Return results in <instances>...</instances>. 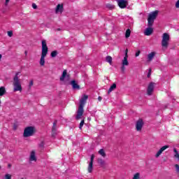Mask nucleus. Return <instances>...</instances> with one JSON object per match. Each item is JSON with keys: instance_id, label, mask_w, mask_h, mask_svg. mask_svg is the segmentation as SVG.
Masks as SVG:
<instances>
[{"instance_id": "nucleus-21", "label": "nucleus", "mask_w": 179, "mask_h": 179, "mask_svg": "<svg viewBox=\"0 0 179 179\" xmlns=\"http://www.w3.org/2000/svg\"><path fill=\"white\" fill-rule=\"evenodd\" d=\"M6 93V90H5V87H0V96H3Z\"/></svg>"}, {"instance_id": "nucleus-15", "label": "nucleus", "mask_w": 179, "mask_h": 179, "mask_svg": "<svg viewBox=\"0 0 179 179\" xmlns=\"http://www.w3.org/2000/svg\"><path fill=\"white\" fill-rule=\"evenodd\" d=\"M29 160L31 162H36L37 161V158L36 157V151L32 150L31 152Z\"/></svg>"}, {"instance_id": "nucleus-26", "label": "nucleus", "mask_w": 179, "mask_h": 179, "mask_svg": "<svg viewBox=\"0 0 179 179\" xmlns=\"http://www.w3.org/2000/svg\"><path fill=\"white\" fill-rule=\"evenodd\" d=\"M45 145V143H44V141H41V143L38 144V147L41 149H44V145Z\"/></svg>"}, {"instance_id": "nucleus-10", "label": "nucleus", "mask_w": 179, "mask_h": 179, "mask_svg": "<svg viewBox=\"0 0 179 179\" xmlns=\"http://www.w3.org/2000/svg\"><path fill=\"white\" fill-rule=\"evenodd\" d=\"M122 65H124L128 66L129 65V62H128V49L125 50L124 57L123 60L122 61Z\"/></svg>"}, {"instance_id": "nucleus-40", "label": "nucleus", "mask_w": 179, "mask_h": 179, "mask_svg": "<svg viewBox=\"0 0 179 179\" xmlns=\"http://www.w3.org/2000/svg\"><path fill=\"white\" fill-rule=\"evenodd\" d=\"M13 129L15 130L17 129V126L16 125V124L13 125Z\"/></svg>"}, {"instance_id": "nucleus-5", "label": "nucleus", "mask_w": 179, "mask_h": 179, "mask_svg": "<svg viewBox=\"0 0 179 179\" xmlns=\"http://www.w3.org/2000/svg\"><path fill=\"white\" fill-rule=\"evenodd\" d=\"M170 41V35L167 33H164L162 35V40L161 45L163 50H167L169 48V43Z\"/></svg>"}, {"instance_id": "nucleus-27", "label": "nucleus", "mask_w": 179, "mask_h": 179, "mask_svg": "<svg viewBox=\"0 0 179 179\" xmlns=\"http://www.w3.org/2000/svg\"><path fill=\"white\" fill-rule=\"evenodd\" d=\"M141 178V173H136L134 175L133 179H140Z\"/></svg>"}, {"instance_id": "nucleus-9", "label": "nucleus", "mask_w": 179, "mask_h": 179, "mask_svg": "<svg viewBox=\"0 0 179 179\" xmlns=\"http://www.w3.org/2000/svg\"><path fill=\"white\" fill-rule=\"evenodd\" d=\"M93 162H94V155L92 154L91 155L90 162L87 167L88 173H92L93 171Z\"/></svg>"}, {"instance_id": "nucleus-19", "label": "nucleus", "mask_w": 179, "mask_h": 179, "mask_svg": "<svg viewBox=\"0 0 179 179\" xmlns=\"http://www.w3.org/2000/svg\"><path fill=\"white\" fill-rule=\"evenodd\" d=\"M99 155H100L102 157H106L107 155L106 154V152L104 151V149H100L98 152Z\"/></svg>"}, {"instance_id": "nucleus-41", "label": "nucleus", "mask_w": 179, "mask_h": 179, "mask_svg": "<svg viewBox=\"0 0 179 179\" xmlns=\"http://www.w3.org/2000/svg\"><path fill=\"white\" fill-rule=\"evenodd\" d=\"M98 100L99 101H101V100H103V98L101 96H99Z\"/></svg>"}, {"instance_id": "nucleus-1", "label": "nucleus", "mask_w": 179, "mask_h": 179, "mask_svg": "<svg viewBox=\"0 0 179 179\" xmlns=\"http://www.w3.org/2000/svg\"><path fill=\"white\" fill-rule=\"evenodd\" d=\"M157 15H159V10H155L152 13L148 15V26L146 28L144 34L145 36H151L153 34V23H155V20L157 17Z\"/></svg>"}, {"instance_id": "nucleus-3", "label": "nucleus", "mask_w": 179, "mask_h": 179, "mask_svg": "<svg viewBox=\"0 0 179 179\" xmlns=\"http://www.w3.org/2000/svg\"><path fill=\"white\" fill-rule=\"evenodd\" d=\"M47 54H48V46H47V42L45 40L42 41V53L40 59V65L41 66H44L45 64V57H47Z\"/></svg>"}, {"instance_id": "nucleus-14", "label": "nucleus", "mask_w": 179, "mask_h": 179, "mask_svg": "<svg viewBox=\"0 0 179 179\" xmlns=\"http://www.w3.org/2000/svg\"><path fill=\"white\" fill-rule=\"evenodd\" d=\"M71 85L73 89H74V90H79V89H80V86L76 83V80H71Z\"/></svg>"}, {"instance_id": "nucleus-34", "label": "nucleus", "mask_w": 179, "mask_h": 179, "mask_svg": "<svg viewBox=\"0 0 179 179\" xmlns=\"http://www.w3.org/2000/svg\"><path fill=\"white\" fill-rule=\"evenodd\" d=\"M121 71L123 73L125 72V65L122 64Z\"/></svg>"}, {"instance_id": "nucleus-30", "label": "nucleus", "mask_w": 179, "mask_h": 179, "mask_svg": "<svg viewBox=\"0 0 179 179\" xmlns=\"http://www.w3.org/2000/svg\"><path fill=\"white\" fill-rule=\"evenodd\" d=\"M4 179H12V175L7 173L5 175Z\"/></svg>"}, {"instance_id": "nucleus-20", "label": "nucleus", "mask_w": 179, "mask_h": 179, "mask_svg": "<svg viewBox=\"0 0 179 179\" xmlns=\"http://www.w3.org/2000/svg\"><path fill=\"white\" fill-rule=\"evenodd\" d=\"M129 37H131V29H127L125 32V38H129Z\"/></svg>"}, {"instance_id": "nucleus-39", "label": "nucleus", "mask_w": 179, "mask_h": 179, "mask_svg": "<svg viewBox=\"0 0 179 179\" xmlns=\"http://www.w3.org/2000/svg\"><path fill=\"white\" fill-rule=\"evenodd\" d=\"M9 1L10 0H6V3H5L6 6H8V5H9Z\"/></svg>"}, {"instance_id": "nucleus-43", "label": "nucleus", "mask_w": 179, "mask_h": 179, "mask_svg": "<svg viewBox=\"0 0 179 179\" xmlns=\"http://www.w3.org/2000/svg\"><path fill=\"white\" fill-rule=\"evenodd\" d=\"M173 152H175V154L178 153V151H177V149H176V148L173 149Z\"/></svg>"}, {"instance_id": "nucleus-45", "label": "nucleus", "mask_w": 179, "mask_h": 179, "mask_svg": "<svg viewBox=\"0 0 179 179\" xmlns=\"http://www.w3.org/2000/svg\"><path fill=\"white\" fill-rule=\"evenodd\" d=\"M57 30V31H61V29L58 28Z\"/></svg>"}, {"instance_id": "nucleus-47", "label": "nucleus", "mask_w": 179, "mask_h": 179, "mask_svg": "<svg viewBox=\"0 0 179 179\" xmlns=\"http://www.w3.org/2000/svg\"><path fill=\"white\" fill-rule=\"evenodd\" d=\"M8 167H12V165H10V164H8Z\"/></svg>"}, {"instance_id": "nucleus-29", "label": "nucleus", "mask_w": 179, "mask_h": 179, "mask_svg": "<svg viewBox=\"0 0 179 179\" xmlns=\"http://www.w3.org/2000/svg\"><path fill=\"white\" fill-rule=\"evenodd\" d=\"M57 130H52V137L55 138L57 136Z\"/></svg>"}, {"instance_id": "nucleus-22", "label": "nucleus", "mask_w": 179, "mask_h": 179, "mask_svg": "<svg viewBox=\"0 0 179 179\" xmlns=\"http://www.w3.org/2000/svg\"><path fill=\"white\" fill-rule=\"evenodd\" d=\"M98 163H99V164H100V166H101L102 167H103V166H105V164H106V162H104V160H103V159H101V158H99V159H98Z\"/></svg>"}, {"instance_id": "nucleus-6", "label": "nucleus", "mask_w": 179, "mask_h": 179, "mask_svg": "<svg viewBox=\"0 0 179 179\" xmlns=\"http://www.w3.org/2000/svg\"><path fill=\"white\" fill-rule=\"evenodd\" d=\"M36 133V129L33 127H27L24 129V138H29L33 136Z\"/></svg>"}, {"instance_id": "nucleus-17", "label": "nucleus", "mask_w": 179, "mask_h": 179, "mask_svg": "<svg viewBox=\"0 0 179 179\" xmlns=\"http://www.w3.org/2000/svg\"><path fill=\"white\" fill-rule=\"evenodd\" d=\"M67 73H68V71H66V69H65V70L63 71L62 75V76L60 77V80H61L62 82H64V80H65V78H66Z\"/></svg>"}, {"instance_id": "nucleus-24", "label": "nucleus", "mask_w": 179, "mask_h": 179, "mask_svg": "<svg viewBox=\"0 0 179 179\" xmlns=\"http://www.w3.org/2000/svg\"><path fill=\"white\" fill-rule=\"evenodd\" d=\"M58 123V121L57 120H55L54 122H53V126L52 127V131H57V124Z\"/></svg>"}, {"instance_id": "nucleus-38", "label": "nucleus", "mask_w": 179, "mask_h": 179, "mask_svg": "<svg viewBox=\"0 0 179 179\" xmlns=\"http://www.w3.org/2000/svg\"><path fill=\"white\" fill-rule=\"evenodd\" d=\"M32 8H33L34 9H36V8H37V5H36V3H33V4H32Z\"/></svg>"}, {"instance_id": "nucleus-31", "label": "nucleus", "mask_w": 179, "mask_h": 179, "mask_svg": "<svg viewBox=\"0 0 179 179\" xmlns=\"http://www.w3.org/2000/svg\"><path fill=\"white\" fill-rule=\"evenodd\" d=\"M176 167V171L178 174H179V165L178 164H175Z\"/></svg>"}, {"instance_id": "nucleus-16", "label": "nucleus", "mask_w": 179, "mask_h": 179, "mask_svg": "<svg viewBox=\"0 0 179 179\" xmlns=\"http://www.w3.org/2000/svg\"><path fill=\"white\" fill-rule=\"evenodd\" d=\"M59 12L60 13H62L64 12V5L62 4H58L56 8V13H58Z\"/></svg>"}, {"instance_id": "nucleus-11", "label": "nucleus", "mask_w": 179, "mask_h": 179, "mask_svg": "<svg viewBox=\"0 0 179 179\" xmlns=\"http://www.w3.org/2000/svg\"><path fill=\"white\" fill-rule=\"evenodd\" d=\"M155 90V83H150L148 85V89H147V94L148 96H152V94L153 93V90Z\"/></svg>"}, {"instance_id": "nucleus-36", "label": "nucleus", "mask_w": 179, "mask_h": 179, "mask_svg": "<svg viewBox=\"0 0 179 179\" xmlns=\"http://www.w3.org/2000/svg\"><path fill=\"white\" fill-rule=\"evenodd\" d=\"M176 8H179V0L177 1V2L175 4Z\"/></svg>"}, {"instance_id": "nucleus-7", "label": "nucleus", "mask_w": 179, "mask_h": 179, "mask_svg": "<svg viewBox=\"0 0 179 179\" xmlns=\"http://www.w3.org/2000/svg\"><path fill=\"white\" fill-rule=\"evenodd\" d=\"M143 120L138 119L136 122V129L138 132H141L142 131V128H143Z\"/></svg>"}, {"instance_id": "nucleus-25", "label": "nucleus", "mask_w": 179, "mask_h": 179, "mask_svg": "<svg viewBox=\"0 0 179 179\" xmlns=\"http://www.w3.org/2000/svg\"><path fill=\"white\" fill-rule=\"evenodd\" d=\"M57 55H58V51H57V50L52 51L50 54V56L52 57V58H55V57H57Z\"/></svg>"}, {"instance_id": "nucleus-35", "label": "nucleus", "mask_w": 179, "mask_h": 179, "mask_svg": "<svg viewBox=\"0 0 179 179\" xmlns=\"http://www.w3.org/2000/svg\"><path fill=\"white\" fill-rule=\"evenodd\" d=\"M139 55H141V50H138V51L136 52L135 57H139Z\"/></svg>"}, {"instance_id": "nucleus-32", "label": "nucleus", "mask_w": 179, "mask_h": 179, "mask_svg": "<svg viewBox=\"0 0 179 179\" xmlns=\"http://www.w3.org/2000/svg\"><path fill=\"white\" fill-rule=\"evenodd\" d=\"M7 33L8 37H12V36H13V31H8Z\"/></svg>"}, {"instance_id": "nucleus-33", "label": "nucleus", "mask_w": 179, "mask_h": 179, "mask_svg": "<svg viewBox=\"0 0 179 179\" xmlns=\"http://www.w3.org/2000/svg\"><path fill=\"white\" fill-rule=\"evenodd\" d=\"M150 75H152V69H149L147 78H150Z\"/></svg>"}, {"instance_id": "nucleus-46", "label": "nucleus", "mask_w": 179, "mask_h": 179, "mask_svg": "<svg viewBox=\"0 0 179 179\" xmlns=\"http://www.w3.org/2000/svg\"><path fill=\"white\" fill-rule=\"evenodd\" d=\"M25 55H27V51L24 52Z\"/></svg>"}, {"instance_id": "nucleus-44", "label": "nucleus", "mask_w": 179, "mask_h": 179, "mask_svg": "<svg viewBox=\"0 0 179 179\" xmlns=\"http://www.w3.org/2000/svg\"><path fill=\"white\" fill-rule=\"evenodd\" d=\"M1 59H2V55L1 54H0V61H1Z\"/></svg>"}, {"instance_id": "nucleus-28", "label": "nucleus", "mask_w": 179, "mask_h": 179, "mask_svg": "<svg viewBox=\"0 0 179 179\" xmlns=\"http://www.w3.org/2000/svg\"><path fill=\"white\" fill-rule=\"evenodd\" d=\"M83 125H85V120H81L80 123L79 129H82V128H83Z\"/></svg>"}, {"instance_id": "nucleus-13", "label": "nucleus", "mask_w": 179, "mask_h": 179, "mask_svg": "<svg viewBox=\"0 0 179 179\" xmlns=\"http://www.w3.org/2000/svg\"><path fill=\"white\" fill-rule=\"evenodd\" d=\"M156 56V52H151L150 54L148 55V62H151V61H153V59Z\"/></svg>"}, {"instance_id": "nucleus-8", "label": "nucleus", "mask_w": 179, "mask_h": 179, "mask_svg": "<svg viewBox=\"0 0 179 179\" xmlns=\"http://www.w3.org/2000/svg\"><path fill=\"white\" fill-rule=\"evenodd\" d=\"M117 3L120 9H125L128 6V0H117Z\"/></svg>"}, {"instance_id": "nucleus-37", "label": "nucleus", "mask_w": 179, "mask_h": 179, "mask_svg": "<svg viewBox=\"0 0 179 179\" xmlns=\"http://www.w3.org/2000/svg\"><path fill=\"white\" fill-rule=\"evenodd\" d=\"M34 85V81L33 80H31L30 82H29V87H31V86H33Z\"/></svg>"}, {"instance_id": "nucleus-12", "label": "nucleus", "mask_w": 179, "mask_h": 179, "mask_svg": "<svg viewBox=\"0 0 179 179\" xmlns=\"http://www.w3.org/2000/svg\"><path fill=\"white\" fill-rule=\"evenodd\" d=\"M169 148H170L169 145H164L163 147H162L157 152V154L155 155V157H159L160 156V155H162L163 153V152H164V150H166V149H169Z\"/></svg>"}, {"instance_id": "nucleus-4", "label": "nucleus", "mask_w": 179, "mask_h": 179, "mask_svg": "<svg viewBox=\"0 0 179 179\" xmlns=\"http://www.w3.org/2000/svg\"><path fill=\"white\" fill-rule=\"evenodd\" d=\"M19 73H16L15 76L13 78V92H22V84L20 83V79H19Z\"/></svg>"}, {"instance_id": "nucleus-42", "label": "nucleus", "mask_w": 179, "mask_h": 179, "mask_svg": "<svg viewBox=\"0 0 179 179\" xmlns=\"http://www.w3.org/2000/svg\"><path fill=\"white\" fill-rule=\"evenodd\" d=\"M107 8H110L111 9L113 8V6H111L110 4H108Z\"/></svg>"}, {"instance_id": "nucleus-18", "label": "nucleus", "mask_w": 179, "mask_h": 179, "mask_svg": "<svg viewBox=\"0 0 179 179\" xmlns=\"http://www.w3.org/2000/svg\"><path fill=\"white\" fill-rule=\"evenodd\" d=\"M115 89H117V84L113 83L108 90V94H110V93H111L113 90H115Z\"/></svg>"}, {"instance_id": "nucleus-23", "label": "nucleus", "mask_w": 179, "mask_h": 179, "mask_svg": "<svg viewBox=\"0 0 179 179\" xmlns=\"http://www.w3.org/2000/svg\"><path fill=\"white\" fill-rule=\"evenodd\" d=\"M106 62H108V64H110V65H111V64H113V57H111V56H107L106 58Z\"/></svg>"}, {"instance_id": "nucleus-2", "label": "nucleus", "mask_w": 179, "mask_h": 179, "mask_svg": "<svg viewBox=\"0 0 179 179\" xmlns=\"http://www.w3.org/2000/svg\"><path fill=\"white\" fill-rule=\"evenodd\" d=\"M89 99V96L85 94L80 100V105L78 107V110L77 111V115L76 116V120H80L82 118V116L83 115V113H85V110H83V108L85 107V104H86V100Z\"/></svg>"}, {"instance_id": "nucleus-48", "label": "nucleus", "mask_w": 179, "mask_h": 179, "mask_svg": "<svg viewBox=\"0 0 179 179\" xmlns=\"http://www.w3.org/2000/svg\"><path fill=\"white\" fill-rule=\"evenodd\" d=\"M21 179H24V178H21Z\"/></svg>"}]
</instances>
